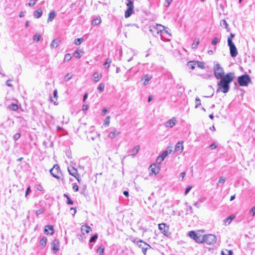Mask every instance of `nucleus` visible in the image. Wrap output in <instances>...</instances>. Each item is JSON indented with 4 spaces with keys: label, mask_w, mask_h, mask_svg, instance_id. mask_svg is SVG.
<instances>
[{
    "label": "nucleus",
    "mask_w": 255,
    "mask_h": 255,
    "mask_svg": "<svg viewBox=\"0 0 255 255\" xmlns=\"http://www.w3.org/2000/svg\"><path fill=\"white\" fill-rule=\"evenodd\" d=\"M250 213L252 214V216L255 215V206L250 210Z\"/></svg>",
    "instance_id": "864d4df0"
},
{
    "label": "nucleus",
    "mask_w": 255,
    "mask_h": 255,
    "mask_svg": "<svg viewBox=\"0 0 255 255\" xmlns=\"http://www.w3.org/2000/svg\"><path fill=\"white\" fill-rule=\"evenodd\" d=\"M165 28V27L163 26V29H161L162 31L160 34L161 39L163 41H169L170 40L171 35Z\"/></svg>",
    "instance_id": "9b49d317"
},
{
    "label": "nucleus",
    "mask_w": 255,
    "mask_h": 255,
    "mask_svg": "<svg viewBox=\"0 0 255 255\" xmlns=\"http://www.w3.org/2000/svg\"><path fill=\"white\" fill-rule=\"evenodd\" d=\"M83 41V38H79L75 39L74 40V44L76 45H80Z\"/></svg>",
    "instance_id": "e433bc0d"
},
{
    "label": "nucleus",
    "mask_w": 255,
    "mask_h": 255,
    "mask_svg": "<svg viewBox=\"0 0 255 255\" xmlns=\"http://www.w3.org/2000/svg\"><path fill=\"white\" fill-rule=\"evenodd\" d=\"M251 81L250 76L247 74L242 75L238 78V82L241 86H247Z\"/></svg>",
    "instance_id": "39448f33"
},
{
    "label": "nucleus",
    "mask_w": 255,
    "mask_h": 255,
    "mask_svg": "<svg viewBox=\"0 0 255 255\" xmlns=\"http://www.w3.org/2000/svg\"><path fill=\"white\" fill-rule=\"evenodd\" d=\"M120 133L121 131L118 130L116 128H114V129L109 133L108 137L111 139H114Z\"/></svg>",
    "instance_id": "f3484780"
},
{
    "label": "nucleus",
    "mask_w": 255,
    "mask_h": 255,
    "mask_svg": "<svg viewBox=\"0 0 255 255\" xmlns=\"http://www.w3.org/2000/svg\"><path fill=\"white\" fill-rule=\"evenodd\" d=\"M199 38H195L193 41V43L192 44V49H196L198 47V44H199Z\"/></svg>",
    "instance_id": "2f4dec72"
},
{
    "label": "nucleus",
    "mask_w": 255,
    "mask_h": 255,
    "mask_svg": "<svg viewBox=\"0 0 255 255\" xmlns=\"http://www.w3.org/2000/svg\"><path fill=\"white\" fill-rule=\"evenodd\" d=\"M91 230V228L87 225H83L81 228V232L83 235L89 233Z\"/></svg>",
    "instance_id": "412c9836"
},
{
    "label": "nucleus",
    "mask_w": 255,
    "mask_h": 255,
    "mask_svg": "<svg viewBox=\"0 0 255 255\" xmlns=\"http://www.w3.org/2000/svg\"><path fill=\"white\" fill-rule=\"evenodd\" d=\"M177 123L176 119L174 117L167 121L164 124V126L166 128H172Z\"/></svg>",
    "instance_id": "2eb2a0df"
},
{
    "label": "nucleus",
    "mask_w": 255,
    "mask_h": 255,
    "mask_svg": "<svg viewBox=\"0 0 255 255\" xmlns=\"http://www.w3.org/2000/svg\"><path fill=\"white\" fill-rule=\"evenodd\" d=\"M73 54L75 55L76 58H80L82 56V54H81V53L77 50H75Z\"/></svg>",
    "instance_id": "a19ab883"
},
{
    "label": "nucleus",
    "mask_w": 255,
    "mask_h": 255,
    "mask_svg": "<svg viewBox=\"0 0 255 255\" xmlns=\"http://www.w3.org/2000/svg\"><path fill=\"white\" fill-rule=\"evenodd\" d=\"M93 76L94 81L95 82H97L102 78V75L101 74H99L98 72H96L93 74Z\"/></svg>",
    "instance_id": "393cba45"
},
{
    "label": "nucleus",
    "mask_w": 255,
    "mask_h": 255,
    "mask_svg": "<svg viewBox=\"0 0 255 255\" xmlns=\"http://www.w3.org/2000/svg\"><path fill=\"white\" fill-rule=\"evenodd\" d=\"M60 43V40L58 39H54L50 44L51 48H56L58 46Z\"/></svg>",
    "instance_id": "bb28decb"
},
{
    "label": "nucleus",
    "mask_w": 255,
    "mask_h": 255,
    "mask_svg": "<svg viewBox=\"0 0 255 255\" xmlns=\"http://www.w3.org/2000/svg\"><path fill=\"white\" fill-rule=\"evenodd\" d=\"M151 76L146 74L145 75L143 78H141V81H143V84L144 85H146L148 82L151 79Z\"/></svg>",
    "instance_id": "4be33fe9"
},
{
    "label": "nucleus",
    "mask_w": 255,
    "mask_h": 255,
    "mask_svg": "<svg viewBox=\"0 0 255 255\" xmlns=\"http://www.w3.org/2000/svg\"><path fill=\"white\" fill-rule=\"evenodd\" d=\"M98 238V235L95 234L94 235L92 238H91L90 240V243L95 242Z\"/></svg>",
    "instance_id": "49530a36"
},
{
    "label": "nucleus",
    "mask_w": 255,
    "mask_h": 255,
    "mask_svg": "<svg viewBox=\"0 0 255 255\" xmlns=\"http://www.w3.org/2000/svg\"><path fill=\"white\" fill-rule=\"evenodd\" d=\"M112 62V60L110 58L107 59L106 62L104 64V66L105 68H108L110 67V63Z\"/></svg>",
    "instance_id": "f704fd0d"
},
{
    "label": "nucleus",
    "mask_w": 255,
    "mask_h": 255,
    "mask_svg": "<svg viewBox=\"0 0 255 255\" xmlns=\"http://www.w3.org/2000/svg\"><path fill=\"white\" fill-rule=\"evenodd\" d=\"M219 41L217 37H214L212 41V44L215 45Z\"/></svg>",
    "instance_id": "5fc2aeb1"
},
{
    "label": "nucleus",
    "mask_w": 255,
    "mask_h": 255,
    "mask_svg": "<svg viewBox=\"0 0 255 255\" xmlns=\"http://www.w3.org/2000/svg\"><path fill=\"white\" fill-rule=\"evenodd\" d=\"M36 189L39 191H43V188L42 185L40 184H38L36 185Z\"/></svg>",
    "instance_id": "4d7b16f0"
},
{
    "label": "nucleus",
    "mask_w": 255,
    "mask_h": 255,
    "mask_svg": "<svg viewBox=\"0 0 255 255\" xmlns=\"http://www.w3.org/2000/svg\"><path fill=\"white\" fill-rule=\"evenodd\" d=\"M52 253L56 254L59 250V242L58 240L55 239L51 244Z\"/></svg>",
    "instance_id": "ddd939ff"
},
{
    "label": "nucleus",
    "mask_w": 255,
    "mask_h": 255,
    "mask_svg": "<svg viewBox=\"0 0 255 255\" xmlns=\"http://www.w3.org/2000/svg\"><path fill=\"white\" fill-rule=\"evenodd\" d=\"M172 0H165V6L167 7H168Z\"/></svg>",
    "instance_id": "bf43d9fd"
},
{
    "label": "nucleus",
    "mask_w": 255,
    "mask_h": 255,
    "mask_svg": "<svg viewBox=\"0 0 255 255\" xmlns=\"http://www.w3.org/2000/svg\"><path fill=\"white\" fill-rule=\"evenodd\" d=\"M50 172L54 177L57 179H60L61 173L58 165H54L53 168L50 170Z\"/></svg>",
    "instance_id": "1a4fd4ad"
},
{
    "label": "nucleus",
    "mask_w": 255,
    "mask_h": 255,
    "mask_svg": "<svg viewBox=\"0 0 255 255\" xmlns=\"http://www.w3.org/2000/svg\"><path fill=\"white\" fill-rule=\"evenodd\" d=\"M220 25L222 27L225 28L227 32H229L230 31V28L229 26V24L225 19H222L220 21Z\"/></svg>",
    "instance_id": "5701e85b"
},
{
    "label": "nucleus",
    "mask_w": 255,
    "mask_h": 255,
    "mask_svg": "<svg viewBox=\"0 0 255 255\" xmlns=\"http://www.w3.org/2000/svg\"><path fill=\"white\" fill-rule=\"evenodd\" d=\"M127 54L131 55V56L128 59V61L130 62L133 59V56L137 54V51L132 49H129Z\"/></svg>",
    "instance_id": "aec40b11"
},
{
    "label": "nucleus",
    "mask_w": 255,
    "mask_h": 255,
    "mask_svg": "<svg viewBox=\"0 0 255 255\" xmlns=\"http://www.w3.org/2000/svg\"><path fill=\"white\" fill-rule=\"evenodd\" d=\"M55 16H56L55 12L54 11H50L48 14L47 22L52 21L53 20V19L55 18Z\"/></svg>",
    "instance_id": "cd10ccee"
},
{
    "label": "nucleus",
    "mask_w": 255,
    "mask_h": 255,
    "mask_svg": "<svg viewBox=\"0 0 255 255\" xmlns=\"http://www.w3.org/2000/svg\"><path fill=\"white\" fill-rule=\"evenodd\" d=\"M214 72L215 76L217 79H222L224 77V69L219 63H217L215 65Z\"/></svg>",
    "instance_id": "f03ea898"
},
{
    "label": "nucleus",
    "mask_w": 255,
    "mask_h": 255,
    "mask_svg": "<svg viewBox=\"0 0 255 255\" xmlns=\"http://www.w3.org/2000/svg\"><path fill=\"white\" fill-rule=\"evenodd\" d=\"M192 188V186H188L185 191V195H187Z\"/></svg>",
    "instance_id": "680f3d73"
},
{
    "label": "nucleus",
    "mask_w": 255,
    "mask_h": 255,
    "mask_svg": "<svg viewBox=\"0 0 255 255\" xmlns=\"http://www.w3.org/2000/svg\"><path fill=\"white\" fill-rule=\"evenodd\" d=\"M197 64L196 66L201 68V69H204L205 68V64L203 62H200L198 61H196Z\"/></svg>",
    "instance_id": "c9c22d12"
},
{
    "label": "nucleus",
    "mask_w": 255,
    "mask_h": 255,
    "mask_svg": "<svg viewBox=\"0 0 255 255\" xmlns=\"http://www.w3.org/2000/svg\"><path fill=\"white\" fill-rule=\"evenodd\" d=\"M140 149V146L139 145L135 146L131 150V154L130 156L132 157L135 156V155L138 152L139 150Z\"/></svg>",
    "instance_id": "a878e982"
},
{
    "label": "nucleus",
    "mask_w": 255,
    "mask_h": 255,
    "mask_svg": "<svg viewBox=\"0 0 255 255\" xmlns=\"http://www.w3.org/2000/svg\"><path fill=\"white\" fill-rule=\"evenodd\" d=\"M110 123V116H108L104 120V125L108 127Z\"/></svg>",
    "instance_id": "4c0bfd02"
},
{
    "label": "nucleus",
    "mask_w": 255,
    "mask_h": 255,
    "mask_svg": "<svg viewBox=\"0 0 255 255\" xmlns=\"http://www.w3.org/2000/svg\"><path fill=\"white\" fill-rule=\"evenodd\" d=\"M68 170L69 174L75 177L79 182L81 180V179L79 178V176L78 174L77 169L73 167H68Z\"/></svg>",
    "instance_id": "4468645a"
},
{
    "label": "nucleus",
    "mask_w": 255,
    "mask_h": 255,
    "mask_svg": "<svg viewBox=\"0 0 255 255\" xmlns=\"http://www.w3.org/2000/svg\"><path fill=\"white\" fill-rule=\"evenodd\" d=\"M18 108V106L14 104H12L8 106V109L13 111H17Z\"/></svg>",
    "instance_id": "72a5a7b5"
},
{
    "label": "nucleus",
    "mask_w": 255,
    "mask_h": 255,
    "mask_svg": "<svg viewBox=\"0 0 255 255\" xmlns=\"http://www.w3.org/2000/svg\"><path fill=\"white\" fill-rule=\"evenodd\" d=\"M64 196L67 198V203L68 204H70V205H73V202L72 201V200L70 198V197L68 196V195L66 194H64Z\"/></svg>",
    "instance_id": "58836bf2"
},
{
    "label": "nucleus",
    "mask_w": 255,
    "mask_h": 255,
    "mask_svg": "<svg viewBox=\"0 0 255 255\" xmlns=\"http://www.w3.org/2000/svg\"><path fill=\"white\" fill-rule=\"evenodd\" d=\"M164 160H163L162 159H161V158H160V157L158 156L156 159V161L157 162H158V163H161L162 161H163Z\"/></svg>",
    "instance_id": "338daca9"
},
{
    "label": "nucleus",
    "mask_w": 255,
    "mask_h": 255,
    "mask_svg": "<svg viewBox=\"0 0 255 255\" xmlns=\"http://www.w3.org/2000/svg\"><path fill=\"white\" fill-rule=\"evenodd\" d=\"M220 79L217 84V92L221 91L224 93H226L229 90L230 84L234 79L233 74L232 73H228Z\"/></svg>",
    "instance_id": "f257e3e1"
},
{
    "label": "nucleus",
    "mask_w": 255,
    "mask_h": 255,
    "mask_svg": "<svg viewBox=\"0 0 255 255\" xmlns=\"http://www.w3.org/2000/svg\"><path fill=\"white\" fill-rule=\"evenodd\" d=\"M41 37V35L39 34V35L35 34L33 36V40L34 41L38 42L40 40Z\"/></svg>",
    "instance_id": "79ce46f5"
},
{
    "label": "nucleus",
    "mask_w": 255,
    "mask_h": 255,
    "mask_svg": "<svg viewBox=\"0 0 255 255\" xmlns=\"http://www.w3.org/2000/svg\"><path fill=\"white\" fill-rule=\"evenodd\" d=\"M72 78V76H70L69 73L67 74L64 77V80L66 82L68 81Z\"/></svg>",
    "instance_id": "603ef678"
},
{
    "label": "nucleus",
    "mask_w": 255,
    "mask_h": 255,
    "mask_svg": "<svg viewBox=\"0 0 255 255\" xmlns=\"http://www.w3.org/2000/svg\"><path fill=\"white\" fill-rule=\"evenodd\" d=\"M196 61H190L187 63V66L191 69L194 70L196 66Z\"/></svg>",
    "instance_id": "c756f323"
},
{
    "label": "nucleus",
    "mask_w": 255,
    "mask_h": 255,
    "mask_svg": "<svg viewBox=\"0 0 255 255\" xmlns=\"http://www.w3.org/2000/svg\"><path fill=\"white\" fill-rule=\"evenodd\" d=\"M101 22V19L100 17H97L93 19L92 21V25H97L99 24H100Z\"/></svg>",
    "instance_id": "473e14b6"
},
{
    "label": "nucleus",
    "mask_w": 255,
    "mask_h": 255,
    "mask_svg": "<svg viewBox=\"0 0 255 255\" xmlns=\"http://www.w3.org/2000/svg\"><path fill=\"white\" fill-rule=\"evenodd\" d=\"M228 44L230 47V52L231 56L232 57H235L237 56L238 54L237 49L232 41V40H231L230 38H228Z\"/></svg>",
    "instance_id": "423d86ee"
},
{
    "label": "nucleus",
    "mask_w": 255,
    "mask_h": 255,
    "mask_svg": "<svg viewBox=\"0 0 255 255\" xmlns=\"http://www.w3.org/2000/svg\"><path fill=\"white\" fill-rule=\"evenodd\" d=\"M44 232L47 235H53L54 233L53 227L51 225H47L44 229Z\"/></svg>",
    "instance_id": "a211bd4d"
},
{
    "label": "nucleus",
    "mask_w": 255,
    "mask_h": 255,
    "mask_svg": "<svg viewBox=\"0 0 255 255\" xmlns=\"http://www.w3.org/2000/svg\"><path fill=\"white\" fill-rule=\"evenodd\" d=\"M127 1H128V3H127L128 9L125 13V17L126 18L129 17L132 13L133 10V1L131 0H127Z\"/></svg>",
    "instance_id": "6e6552de"
},
{
    "label": "nucleus",
    "mask_w": 255,
    "mask_h": 255,
    "mask_svg": "<svg viewBox=\"0 0 255 255\" xmlns=\"http://www.w3.org/2000/svg\"><path fill=\"white\" fill-rule=\"evenodd\" d=\"M43 212V209H40L36 211V215H39L42 214Z\"/></svg>",
    "instance_id": "e2e57ef3"
},
{
    "label": "nucleus",
    "mask_w": 255,
    "mask_h": 255,
    "mask_svg": "<svg viewBox=\"0 0 255 255\" xmlns=\"http://www.w3.org/2000/svg\"><path fill=\"white\" fill-rule=\"evenodd\" d=\"M72 188L75 192L78 191L79 189L78 186L76 183L73 184Z\"/></svg>",
    "instance_id": "6e6d98bb"
},
{
    "label": "nucleus",
    "mask_w": 255,
    "mask_h": 255,
    "mask_svg": "<svg viewBox=\"0 0 255 255\" xmlns=\"http://www.w3.org/2000/svg\"><path fill=\"white\" fill-rule=\"evenodd\" d=\"M158 229L164 236L168 237L170 235V233L169 231V226H167L165 224H159L158 225Z\"/></svg>",
    "instance_id": "f8f14e48"
},
{
    "label": "nucleus",
    "mask_w": 255,
    "mask_h": 255,
    "mask_svg": "<svg viewBox=\"0 0 255 255\" xmlns=\"http://www.w3.org/2000/svg\"><path fill=\"white\" fill-rule=\"evenodd\" d=\"M104 249L101 247H99L97 250V252L99 253L100 255H103V253H104Z\"/></svg>",
    "instance_id": "09e8293b"
},
{
    "label": "nucleus",
    "mask_w": 255,
    "mask_h": 255,
    "mask_svg": "<svg viewBox=\"0 0 255 255\" xmlns=\"http://www.w3.org/2000/svg\"><path fill=\"white\" fill-rule=\"evenodd\" d=\"M195 102H196L195 108H197L199 107V106H200L201 105L200 99H199V97H197L195 98Z\"/></svg>",
    "instance_id": "a18cd8bd"
},
{
    "label": "nucleus",
    "mask_w": 255,
    "mask_h": 255,
    "mask_svg": "<svg viewBox=\"0 0 255 255\" xmlns=\"http://www.w3.org/2000/svg\"><path fill=\"white\" fill-rule=\"evenodd\" d=\"M37 1V0H30L27 5L30 7L33 6L36 4Z\"/></svg>",
    "instance_id": "37998d69"
},
{
    "label": "nucleus",
    "mask_w": 255,
    "mask_h": 255,
    "mask_svg": "<svg viewBox=\"0 0 255 255\" xmlns=\"http://www.w3.org/2000/svg\"><path fill=\"white\" fill-rule=\"evenodd\" d=\"M163 25L157 24L155 25H150L149 26V30L151 33L154 36H156L158 34H160L161 29H163Z\"/></svg>",
    "instance_id": "7ed1b4c3"
},
{
    "label": "nucleus",
    "mask_w": 255,
    "mask_h": 255,
    "mask_svg": "<svg viewBox=\"0 0 255 255\" xmlns=\"http://www.w3.org/2000/svg\"><path fill=\"white\" fill-rule=\"evenodd\" d=\"M183 143V141H180L177 143L175 147V150L176 152H179V153H181L183 151L184 149Z\"/></svg>",
    "instance_id": "dca6fc26"
},
{
    "label": "nucleus",
    "mask_w": 255,
    "mask_h": 255,
    "mask_svg": "<svg viewBox=\"0 0 255 255\" xmlns=\"http://www.w3.org/2000/svg\"><path fill=\"white\" fill-rule=\"evenodd\" d=\"M104 88H105V84L103 83H101L98 87V90H99V91L100 93H101L103 92Z\"/></svg>",
    "instance_id": "ea45409f"
},
{
    "label": "nucleus",
    "mask_w": 255,
    "mask_h": 255,
    "mask_svg": "<svg viewBox=\"0 0 255 255\" xmlns=\"http://www.w3.org/2000/svg\"><path fill=\"white\" fill-rule=\"evenodd\" d=\"M222 255H233V253L231 251L226 250L225 252H222Z\"/></svg>",
    "instance_id": "3c124183"
},
{
    "label": "nucleus",
    "mask_w": 255,
    "mask_h": 255,
    "mask_svg": "<svg viewBox=\"0 0 255 255\" xmlns=\"http://www.w3.org/2000/svg\"><path fill=\"white\" fill-rule=\"evenodd\" d=\"M226 181V178L223 177V176H222L220 178H219V180L218 182V185H219V184L220 183H224Z\"/></svg>",
    "instance_id": "8fccbe9b"
},
{
    "label": "nucleus",
    "mask_w": 255,
    "mask_h": 255,
    "mask_svg": "<svg viewBox=\"0 0 255 255\" xmlns=\"http://www.w3.org/2000/svg\"><path fill=\"white\" fill-rule=\"evenodd\" d=\"M71 59V55L70 54H65V57H64V61H69V60H70Z\"/></svg>",
    "instance_id": "de8ad7c7"
},
{
    "label": "nucleus",
    "mask_w": 255,
    "mask_h": 255,
    "mask_svg": "<svg viewBox=\"0 0 255 255\" xmlns=\"http://www.w3.org/2000/svg\"><path fill=\"white\" fill-rule=\"evenodd\" d=\"M209 147L211 149H213L216 148L217 145L214 143H212L210 145Z\"/></svg>",
    "instance_id": "774afa93"
},
{
    "label": "nucleus",
    "mask_w": 255,
    "mask_h": 255,
    "mask_svg": "<svg viewBox=\"0 0 255 255\" xmlns=\"http://www.w3.org/2000/svg\"><path fill=\"white\" fill-rule=\"evenodd\" d=\"M136 245L142 249V252L144 255H146L147 250L151 248V246L149 245L141 240L136 242Z\"/></svg>",
    "instance_id": "0eeeda50"
},
{
    "label": "nucleus",
    "mask_w": 255,
    "mask_h": 255,
    "mask_svg": "<svg viewBox=\"0 0 255 255\" xmlns=\"http://www.w3.org/2000/svg\"><path fill=\"white\" fill-rule=\"evenodd\" d=\"M42 13V10L41 8H39L34 11L33 15L35 18H39L41 16Z\"/></svg>",
    "instance_id": "b1692460"
},
{
    "label": "nucleus",
    "mask_w": 255,
    "mask_h": 255,
    "mask_svg": "<svg viewBox=\"0 0 255 255\" xmlns=\"http://www.w3.org/2000/svg\"><path fill=\"white\" fill-rule=\"evenodd\" d=\"M189 237L194 240L196 242L199 243H203V236L201 235H198L194 231H191L189 232Z\"/></svg>",
    "instance_id": "9d476101"
},
{
    "label": "nucleus",
    "mask_w": 255,
    "mask_h": 255,
    "mask_svg": "<svg viewBox=\"0 0 255 255\" xmlns=\"http://www.w3.org/2000/svg\"><path fill=\"white\" fill-rule=\"evenodd\" d=\"M235 217H236L234 215H231V216L224 220V225L226 226L229 225V224H230L233 220H234L235 218Z\"/></svg>",
    "instance_id": "6ab92c4d"
},
{
    "label": "nucleus",
    "mask_w": 255,
    "mask_h": 255,
    "mask_svg": "<svg viewBox=\"0 0 255 255\" xmlns=\"http://www.w3.org/2000/svg\"><path fill=\"white\" fill-rule=\"evenodd\" d=\"M47 239L45 237H43L42 239L40 241V245L42 247V248H44L45 247L47 243Z\"/></svg>",
    "instance_id": "7c9ffc66"
},
{
    "label": "nucleus",
    "mask_w": 255,
    "mask_h": 255,
    "mask_svg": "<svg viewBox=\"0 0 255 255\" xmlns=\"http://www.w3.org/2000/svg\"><path fill=\"white\" fill-rule=\"evenodd\" d=\"M150 168L152 173L154 174H156L159 172V169L158 168L156 167L155 164L151 165Z\"/></svg>",
    "instance_id": "c85d7f7f"
},
{
    "label": "nucleus",
    "mask_w": 255,
    "mask_h": 255,
    "mask_svg": "<svg viewBox=\"0 0 255 255\" xmlns=\"http://www.w3.org/2000/svg\"><path fill=\"white\" fill-rule=\"evenodd\" d=\"M53 94H54V98H55V99L57 100L58 99V92H57V89H55L54 90Z\"/></svg>",
    "instance_id": "052dcab7"
},
{
    "label": "nucleus",
    "mask_w": 255,
    "mask_h": 255,
    "mask_svg": "<svg viewBox=\"0 0 255 255\" xmlns=\"http://www.w3.org/2000/svg\"><path fill=\"white\" fill-rule=\"evenodd\" d=\"M89 107L87 105H83L82 107L83 111H86L88 110Z\"/></svg>",
    "instance_id": "69168bd1"
},
{
    "label": "nucleus",
    "mask_w": 255,
    "mask_h": 255,
    "mask_svg": "<svg viewBox=\"0 0 255 255\" xmlns=\"http://www.w3.org/2000/svg\"><path fill=\"white\" fill-rule=\"evenodd\" d=\"M203 243H206L207 245H214L217 241V237L212 234H208L203 236Z\"/></svg>",
    "instance_id": "20e7f679"
},
{
    "label": "nucleus",
    "mask_w": 255,
    "mask_h": 255,
    "mask_svg": "<svg viewBox=\"0 0 255 255\" xmlns=\"http://www.w3.org/2000/svg\"><path fill=\"white\" fill-rule=\"evenodd\" d=\"M20 136V135L19 133H16L13 135V139L14 140H17Z\"/></svg>",
    "instance_id": "13d9d810"
},
{
    "label": "nucleus",
    "mask_w": 255,
    "mask_h": 255,
    "mask_svg": "<svg viewBox=\"0 0 255 255\" xmlns=\"http://www.w3.org/2000/svg\"><path fill=\"white\" fill-rule=\"evenodd\" d=\"M167 151H164L161 154L159 155L160 158L164 160L165 158L167 156Z\"/></svg>",
    "instance_id": "c03bdc74"
},
{
    "label": "nucleus",
    "mask_w": 255,
    "mask_h": 255,
    "mask_svg": "<svg viewBox=\"0 0 255 255\" xmlns=\"http://www.w3.org/2000/svg\"><path fill=\"white\" fill-rule=\"evenodd\" d=\"M165 151H167V155L168 154H170V153H172L173 152V150L172 149H171V148H170L169 147H167V149L165 150Z\"/></svg>",
    "instance_id": "0e129e2a"
}]
</instances>
